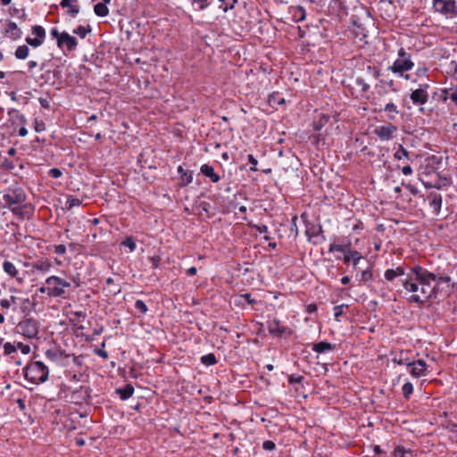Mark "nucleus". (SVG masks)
Here are the masks:
<instances>
[{"label":"nucleus","instance_id":"f257e3e1","mask_svg":"<svg viewBox=\"0 0 457 457\" xmlns=\"http://www.w3.org/2000/svg\"><path fill=\"white\" fill-rule=\"evenodd\" d=\"M411 274L414 275V278L420 285V294L406 296L407 302L423 306L428 301L436 299V273L429 271L420 264H416L411 267Z\"/></svg>","mask_w":457,"mask_h":457},{"label":"nucleus","instance_id":"f03ea898","mask_svg":"<svg viewBox=\"0 0 457 457\" xmlns=\"http://www.w3.org/2000/svg\"><path fill=\"white\" fill-rule=\"evenodd\" d=\"M413 67L414 62L411 59V54L403 47H400L397 51V58L392 65L387 67V70L401 78L409 79V75L404 73L411 71Z\"/></svg>","mask_w":457,"mask_h":457},{"label":"nucleus","instance_id":"7ed1b4c3","mask_svg":"<svg viewBox=\"0 0 457 457\" xmlns=\"http://www.w3.org/2000/svg\"><path fill=\"white\" fill-rule=\"evenodd\" d=\"M24 376L30 383L38 385L48 379L49 369L41 361H32L24 368Z\"/></svg>","mask_w":457,"mask_h":457},{"label":"nucleus","instance_id":"20e7f679","mask_svg":"<svg viewBox=\"0 0 457 457\" xmlns=\"http://www.w3.org/2000/svg\"><path fill=\"white\" fill-rule=\"evenodd\" d=\"M46 287H41L38 291L46 294L49 297H60L66 293L65 288L71 287V283L58 276H50L46 279Z\"/></svg>","mask_w":457,"mask_h":457},{"label":"nucleus","instance_id":"39448f33","mask_svg":"<svg viewBox=\"0 0 457 457\" xmlns=\"http://www.w3.org/2000/svg\"><path fill=\"white\" fill-rule=\"evenodd\" d=\"M3 200L5 203V207L10 211L12 208L21 205L27 200V195L23 188L21 187H9L3 192Z\"/></svg>","mask_w":457,"mask_h":457},{"label":"nucleus","instance_id":"423d86ee","mask_svg":"<svg viewBox=\"0 0 457 457\" xmlns=\"http://www.w3.org/2000/svg\"><path fill=\"white\" fill-rule=\"evenodd\" d=\"M266 324L270 335L273 337L287 338L294 333L292 328L283 325L277 318H269Z\"/></svg>","mask_w":457,"mask_h":457},{"label":"nucleus","instance_id":"0eeeda50","mask_svg":"<svg viewBox=\"0 0 457 457\" xmlns=\"http://www.w3.org/2000/svg\"><path fill=\"white\" fill-rule=\"evenodd\" d=\"M17 332L28 339L37 337L38 323L33 318H24L21 320L17 327Z\"/></svg>","mask_w":457,"mask_h":457},{"label":"nucleus","instance_id":"6e6552de","mask_svg":"<svg viewBox=\"0 0 457 457\" xmlns=\"http://www.w3.org/2000/svg\"><path fill=\"white\" fill-rule=\"evenodd\" d=\"M433 8L446 18L457 17V0H433Z\"/></svg>","mask_w":457,"mask_h":457},{"label":"nucleus","instance_id":"1a4fd4ad","mask_svg":"<svg viewBox=\"0 0 457 457\" xmlns=\"http://www.w3.org/2000/svg\"><path fill=\"white\" fill-rule=\"evenodd\" d=\"M31 32L35 37H27L25 38V42L28 46H31L32 48H37L41 46L44 44L46 37L45 28L40 25H34L31 28Z\"/></svg>","mask_w":457,"mask_h":457},{"label":"nucleus","instance_id":"9d476101","mask_svg":"<svg viewBox=\"0 0 457 457\" xmlns=\"http://www.w3.org/2000/svg\"><path fill=\"white\" fill-rule=\"evenodd\" d=\"M3 35L12 41H18L22 37V30L18 23L13 21H6L2 29Z\"/></svg>","mask_w":457,"mask_h":457},{"label":"nucleus","instance_id":"9b49d317","mask_svg":"<svg viewBox=\"0 0 457 457\" xmlns=\"http://www.w3.org/2000/svg\"><path fill=\"white\" fill-rule=\"evenodd\" d=\"M397 130H398V128L395 125L389 122L385 125L377 126L374 129L373 133L381 141H389L394 137V136L397 132Z\"/></svg>","mask_w":457,"mask_h":457},{"label":"nucleus","instance_id":"f8f14e48","mask_svg":"<svg viewBox=\"0 0 457 457\" xmlns=\"http://www.w3.org/2000/svg\"><path fill=\"white\" fill-rule=\"evenodd\" d=\"M11 212L20 220H30L34 215V207L31 204L23 202L21 205L12 208Z\"/></svg>","mask_w":457,"mask_h":457},{"label":"nucleus","instance_id":"ddd939ff","mask_svg":"<svg viewBox=\"0 0 457 457\" xmlns=\"http://www.w3.org/2000/svg\"><path fill=\"white\" fill-rule=\"evenodd\" d=\"M392 361L397 365H405L411 367L412 364V351L399 350L391 352Z\"/></svg>","mask_w":457,"mask_h":457},{"label":"nucleus","instance_id":"4468645a","mask_svg":"<svg viewBox=\"0 0 457 457\" xmlns=\"http://www.w3.org/2000/svg\"><path fill=\"white\" fill-rule=\"evenodd\" d=\"M401 285L405 292V295L411 294H420V285L417 283L414 278V275L411 274V268L410 271L406 274L404 278L400 279Z\"/></svg>","mask_w":457,"mask_h":457},{"label":"nucleus","instance_id":"2eb2a0df","mask_svg":"<svg viewBox=\"0 0 457 457\" xmlns=\"http://www.w3.org/2000/svg\"><path fill=\"white\" fill-rule=\"evenodd\" d=\"M305 235L309 240L312 238H317V240L313 241V244L318 245L326 240V237L323 234L322 226L318 224H310L307 226L305 230Z\"/></svg>","mask_w":457,"mask_h":457},{"label":"nucleus","instance_id":"dca6fc26","mask_svg":"<svg viewBox=\"0 0 457 457\" xmlns=\"http://www.w3.org/2000/svg\"><path fill=\"white\" fill-rule=\"evenodd\" d=\"M2 269L9 278H15L19 284L23 283L24 278L19 276V270L12 261L9 260L8 258H4L2 263Z\"/></svg>","mask_w":457,"mask_h":457},{"label":"nucleus","instance_id":"f3484780","mask_svg":"<svg viewBox=\"0 0 457 457\" xmlns=\"http://www.w3.org/2000/svg\"><path fill=\"white\" fill-rule=\"evenodd\" d=\"M409 368V373L414 378H420L427 375L428 364L424 360H412V364Z\"/></svg>","mask_w":457,"mask_h":457},{"label":"nucleus","instance_id":"a211bd4d","mask_svg":"<svg viewBox=\"0 0 457 457\" xmlns=\"http://www.w3.org/2000/svg\"><path fill=\"white\" fill-rule=\"evenodd\" d=\"M22 303L25 308L31 305V302L29 298H21L18 296L11 295L10 298H4L0 300V306L3 309H9L12 305H18Z\"/></svg>","mask_w":457,"mask_h":457},{"label":"nucleus","instance_id":"6ab92c4d","mask_svg":"<svg viewBox=\"0 0 457 457\" xmlns=\"http://www.w3.org/2000/svg\"><path fill=\"white\" fill-rule=\"evenodd\" d=\"M57 46L60 48L66 46L69 51H73L78 46V41L76 37L71 36L68 32L63 31L58 38Z\"/></svg>","mask_w":457,"mask_h":457},{"label":"nucleus","instance_id":"aec40b11","mask_svg":"<svg viewBox=\"0 0 457 457\" xmlns=\"http://www.w3.org/2000/svg\"><path fill=\"white\" fill-rule=\"evenodd\" d=\"M90 397V390L88 387L80 386L79 389L74 390L71 393V401L74 403H82Z\"/></svg>","mask_w":457,"mask_h":457},{"label":"nucleus","instance_id":"412c9836","mask_svg":"<svg viewBox=\"0 0 457 457\" xmlns=\"http://www.w3.org/2000/svg\"><path fill=\"white\" fill-rule=\"evenodd\" d=\"M60 6L63 9H67V14L71 18H75L80 10L79 0H62Z\"/></svg>","mask_w":457,"mask_h":457},{"label":"nucleus","instance_id":"4be33fe9","mask_svg":"<svg viewBox=\"0 0 457 457\" xmlns=\"http://www.w3.org/2000/svg\"><path fill=\"white\" fill-rule=\"evenodd\" d=\"M428 205L433 209V213L438 215L442 207V195L436 192H431L427 197Z\"/></svg>","mask_w":457,"mask_h":457},{"label":"nucleus","instance_id":"5701e85b","mask_svg":"<svg viewBox=\"0 0 457 457\" xmlns=\"http://www.w3.org/2000/svg\"><path fill=\"white\" fill-rule=\"evenodd\" d=\"M451 282L450 276L446 274H436L435 287L436 296L445 290V286L448 288Z\"/></svg>","mask_w":457,"mask_h":457},{"label":"nucleus","instance_id":"b1692460","mask_svg":"<svg viewBox=\"0 0 457 457\" xmlns=\"http://www.w3.org/2000/svg\"><path fill=\"white\" fill-rule=\"evenodd\" d=\"M405 275V269L403 266H398L395 269H387L384 272V278L387 282L393 283L396 278Z\"/></svg>","mask_w":457,"mask_h":457},{"label":"nucleus","instance_id":"393cba45","mask_svg":"<svg viewBox=\"0 0 457 457\" xmlns=\"http://www.w3.org/2000/svg\"><path fill=\"white\" fill-rule=\"evenodd\" d=\"M428 95H425L422 91L418 88L413 90L410 94V99L414 105H424L428 101Z\"/></svg>","mask_w":457,"mask_h":457},{"label":"nucleus","instance_id":"a878e982","mask_svg":"<svg viewBox=\"0 0 457 457\" xmlns=\"http://www.w3.org/2000/svg\"><path fill=\"white\" fill-rule=\"evenodd\" d=\"M200 171L203 175L209 178L213 183H217L220 180V176L214 171L212 166L205 163L200 167Z\"/></svg>","mask_w":457,"mask_h":457},{"label":"nucleus","instance_id":"bb28decb","mask_svg":"<svg viewBox=\"0 0 457 457\" xmlns=\"http://www.w3.org/2000/svg\"><path fill=\"white\" fill-rule=\"evenodd\" d=\"M45 355L47 360L51 361H57L62 358H69L71 355L66 353L65 351L56 348H51L46 351Z\"/></svg>","mask_w":457,"mask_h":457},{"label":"nucleus","instance_id":"cd10ccee","mask_svg":"<svg viewBox=\"0 0 457 457\" xmlns=\"http://www.w3.org/2000/svg\"><path fill=\"white\" fill-rule=\"evenodd\" d=\"M336 348V345L326 341H320L312 345V349L317 353H324L326 352L333 351Z\"/></svg>","mask_w":457,"mask_h":457},{"label":"nucleus","instance_id":"c85d7f7f","mask_svg":"<svg viewBox=\"0 0 457 457\" xmlns=\"http://www.w3.org/2000/svg\"><path fill=\"white\" fill-rule=\"evenodd\" d=\"M386 112V118L390 121H394L396 119V115L400 112L397 106L393 103H387L383 109H379L378 112Z\"/></svg>","mask_w":457,"mask_h":457},{"label":"nucleus","instance_id":"c756f323","mask_svg":"<svg viewBox=\"0 0 457 457\" xmlns=\"http://www.w3.org/2000/svg\"><path fill=\"white\" fill-rule=\"evenodd\" d=\"M353 250L352 249V243L350 241H348L346 244H335V243H332L329 245V247H328V252L329 253H333V252H339V253H350V252H353Z\"/></svg>","mask_w":457,"mask_h":457},{"label":"nucleus","instance_id":"7c9ffc66","mask_svg":"<svg viewBox=\"0 0 457 457\" xmlns=\"http://www.w3.org/2000/svg\"><path fill=\"white\" fill-rule=\"evenodd\" d=\"M32 269L37 271L47 272L53 267L51 262L47 259H40L32 263Z\"/></svg>","mask_w":457,"mask_h":457},{"label":"nucleus","instance_id":"2f4dec72","mask_svg":"<svg viewBox=\"0 0 457 457\" xmlns=\"http://www.w3.org/2000/svg\"><path fill=\"white\" fill-rule=\"evenodd\" d=\"M29 52H30L29 47L28 46L27 44H24V45L18 46L16 47L13 54L17 60L23 61V60H26L29 56Z\"/></svg>","mask_w":457,"mask_h":457},{"label":"nucleus","instance_id":"473e14b6","mask_svg":"<svg viewBox=\"0 0 457 457\" xmlns=\"http://www.w3.org/2000/svg\"><path fill=\"white\" fill-rule=\"evenodd\" d=\"M116 394L120 395L122 401L128 400L134 394V386L131 384H127L124 387L117 388Z\"/></svg>","mask_w":457,"mask_h":457},{"label":"nucleus","instance_id":"72a5a7b5","mask_svg":"<svg viewBox=\"0 0 457 457\" xmlns=\"http://www.w3.org/2000/svg\"><path fill=\"white\" fill-rule=\"evenodd\" d=\"M393 454L395 457H414L413 451L411 449H406L403 445H397L395 448Z\"/></svg>","mask_w":457,"mask_h":457},{"label":"nucleus","instance_id":"f704fd0d","mask_svg":"<svg viewBox=\"0 0 457 457\" xmlns=\"http://www.w3.org/2000/svg\"><path fill=\"white\" fill-rule=\"evenodd\" d=\"M394 158L395 160H398V161H403V160L410 161L411 160V154H410L409 151H407L403 146V145H399L398 149L394 154Z\"/></svg>","mask_w":457,"mask_h":457},{"label":"nucleus","instance_id":"c9c22d12","mask_svg":"<svg viewBox=\"0 0 457 457\" xmlns=\"http://www.w3.org/2000/svg\"><path fill=\"white\" fill-rule=\"evenodd\" d=\"M94 12L98 17H106L109 14V8L105 3H97L94 6Z\"/></svg>","mask_w":457,"mask_h":457},{"label":"nucleus","instance_id":"e433bc0d","mask_svg":"<svg viewBox=\"0 0 457 457\" xmlns=\"http://www.w3.org/2000/svg\"><path fill=\"white\" fill-rule=\"evenodd\" d=\"M293 17L297 22L304 21L306 19V10L301 5L295 6L293 9Z\"/></svg>","mask_w":457,"mask_h":457},{"label":"nucleus","instance_id":"4c0bfd02","mask_svg":"<svg viewBox=\"0 0 457 457\" xmlns=\"http://www.w3.org/2000/svg\"><path fill=\"white\" fill-rule=\"evenodd\" d=\"M269 104L270 106L274 105H283L286 104V100L282 97L278 93H272L269 96L268 99Z\"/></svg>","mask_w":457,"mask_h":457},{"label":"nucleus","instance_id":"58836bf2","mask_svg":"<svg viewBox=\"0 0 457 457\" xmlns=\"http://www.w3.org/2000/svg\"><path fill=\"white\" fill-rule=\"evenodd\" d=\"M329 7L338 13L345 12L346 11V6L343 0H330Z\"/></svg>","mask_w":457,"mask_h":457},{"label":"nucleus","instance_id":"ea45409f","mask_svg":"<svg viewBox=\"0 0 457 457\" xmlns=\"http://www.w3.org/2000/svg\"><path fill=\"white\" fill-rule=\"evenodd\" d=\"M201 363L204 366H212L215 365L218 362V359L216 355L212 353H210L208 354L203 355L200 359Z\"/></svg>","mask_w":457,"mask_h":457},{"label":"nucleus","instance_id":"a19ab883","mask_svg":"<svg viewBox=\"0 0 457 457\" xmlns=\"http://www.w3.org/2000/svg\"><path fill=\"white\" fill-rule=\"evenodd\" d=\"M12 15L19 21L20 24L25 22L28 19V14L26 13L24 9L13 8L12 12Z\"/></svg>","mask_w":457,"mask_h":457},{"label":"nucleus","instance_id":"79ce46f5","mask_svg":"<svg viewBox=\"0 0 457 457\" xmlns=\"http://www.w3.org/2000/svg\"><path fill=\"white\" fill-rule=\"evenodd\" d=\"M193 171L192 170H187L185 173L182 174V176L179 177V184L181 187H187L193 181Z\"/></svg>","mask_w":457,"mask_h":457},{"label":"nucleus","instance_id":"37998d69","mask_svg":"<svg viewBox=\"0 0 457 457\" xmlns=\"http://www.w3.org/2000/svg\"><path fill=\"white\" fill-rule=\"evenodd\" d=\"M219 2L221 4L220 5V8L224 12H227L234 9L235 5L237 4V0H219Z\"/></svg>","mask_w":457,"mask_h":457},{"label":"nucleus","instance_id":"c03bdc74","mask_svg":"<svg viewBox=\"0 0 457 457\" xmlns=\"http://www.w3.org/2000/svg\"><path fill=\"white\" fill-rule=\"evenodd\" d=\"M82 204V200L79 198H75L72 195H69L67 197L66 203H65V209L70 211L75 206H80Z\"/></svg>","mask_w":457,"mask_h":457},{"label":"nucleus","instance_id":"a18cd8bd","mask_svg":"<svg viewBox=\"0 0 457 457\" xmlns=\"http://www.w3.org/2000/svg\"><path fill=\"white\" fill-rule=\"evenodd\" d=\"M403 398L409 400L413 394V385L410 381H406L402 386Z\"/></svg>","mask_w":457,"mask_h":457},{"label":"nucleus","instance_id":"49530a36","mask_svg":"<svg viewBox=\"0 0 457 457\" xmlns=\"http://www.w3.org/2000/svg\"><path fill=\"white\" fill-rule=\"evenodd\" d=\"M92 29L89 25L87 27L79 25L76 29H73V33L79 36L81 38H85L87 34L91 32Z\"/></svg>","mask_w":457,"mask_h":457},{"label":"nucleus","instance_id":"de8ad7c7","mask_svg":"<svg viewBox=\"0 0 457 457\" xmlns=\"http://www.w3.org/2000/svg\"><path fill=\"white\" fill-rule=\"evenodd\" d=\"M120 245L128 247L130 253L134 252L137 248L135 238L132 236L127 237L123 241H121Z\"/></svg>","mask_w":457,"mask_h":457},{"label":"nucleus","instance_id":"09e8293b","mask_svg":"<svg viewBox=\"0 0 457 457\" xmlns=\"http://www.w3.org/2000/svg\"><path fill=\"white\" fill-rule=\"evenodd\" d=\"M134 307L139 312L138 317L144 316L148 312V307L146 306L145 303L140 299H137L135 302Z\"/></svg>","mask_w":457,"mask_h":457},{"label":"nucleus","instance_id":"8fccbe9b","mask_svg":"<svg viewBox=\"0 0 457 457\" xmlns=\"http://www.w3.org/2000/svg\"><path fill=\"white\" fill-rule=\"evenodd\" d=\"M373 278L372 268L368 267L366 270H362L361 273L360 281L363 283L370 282Z\"/></svg>","mask_w":457,"mask_h":457},{"label":"nucleus","instance_id":"3c124183","mask_svg":"<svg viewBox=\"0 0 457 457\" xmlns=\"http://www.w3.org/2000/svg\"><path fill=\"white\" fill-rule=\"evenodd\" d=\"M0 167L6 170H12L15 169V163L7 158H0Z\"/></svg>","mask_w":457,"mask_h":457},{"label":"nucleus","instance_id":"603ef678","mask_svg":"<svg viewBox=\"0 0 457 457\" xmlns=\"http://www.w3.org/2000/svg\"><path fill=\"white\" fill-rule=\"evenodd\" d=\"M38 66L40 67V71H44L46 67V62H43L41 64H39L38 62L36 60H29L27 62V70L29 72H31L34 69H36Z\"/></svg>","mask_w":457,"mask_h":457},{"label":"nucleus","instance_id":"864d4df0","mask_svg":"<svg viewBox=\"0 0 457 457\" xmlns=\"http://www.w3.org/2000/svg\"><path fill=\"white\" fill-rule=\"evenodd\" d=\"M355 84L359 87H361V91L362 93H366L370 90V86L368 84L365 79L361 77H358L355 79Z\"/></svg>","mask_w":457,"mask_h":457},{"label":"nucleus","instance_id":"5fc2aeb1","mask_svg":"<svg viewBox=\"0 0 457 457\" xmlns=\"http://www.w3.org/2000/svg\"><path fill=\"white\" fill-rule=\"evenodd\" d=\"M210 4V0H192V5H196L198 11L205 10Z\"/></svg>","mask_w":457,"mask_h":457},{"label":"nucleus","instance_id":"6e6d98bb","mask_svg":"<svg viewBox=\"0 0 457 457\" xmlns=\"http://www.w3.org/2000/svg\"><path fill=\"white\" fill-rule=\"evenodd\" d=\"M351 256L353 259L351 261L353 262V268L354 270H356L359 262L362 259V255L360 252H358L357 250H354L353 254H352Z\"/></svg>","mask_w":457,"mask_h":457},{"label":"nucleus","instance_id":"4d7b16f0","mask_svg":"<svg viewBox=\"0 0 457 457\" xmlns=\"http://www.w3.org/2000/svg\"><path fill=\"white\" fill-rule=\"evenodd\" d=\"M303 379H304L303 376L295 375V374L289 375L287 378V381L290 385L302 383L303 381Z\"/></svg>","mask_w":457,"mask_h":457},{"label":"nucleus","instance_id":"13d9d810","mask_svg":"<svg viewBox=\"0 0 457 457\" xmlns=\"http://www.w3.org/2000/svg\"><path fill=\"white\" fill-rule=\"evenodd\" d=\"M17 351V346L10 342H6L4 345V353L5 355H10Z\"/></svg>","mask_w":457,"mask_h":457},{"label":"nucleus","instance_id":"bf43d9fd","mask_svg":"<svg viewBox=\"0 0 457 457\" xmlns=\"http://www.w3.org/2000/svg\"><path fill=\"white\" fill-rule=\"evenodd\" d=\"M51 73H53L54 78H55V77H56V71H50V70H46V71H45V72H44V73H42V74L40 75V77H39V79H39L40 81L44 82V83H48V82H49V80H50V75H51Z\"/></svg>","mask_w":457,"mask_h":457},{"label":"nucleus","instance_id":"052dcab7","mask_svg":"<svg viewBox=\"0 0 457 457\" xmlns=\"http://www.w3.org/2000/svg\"><path fill=\"white\" fill-rule=\"evenodd\" d=\"M250 227L253 228L255 231L259 232L260 234H267L268 233V227L265 224H250Z\"/></svg>","mask_w":457,"mask_h":457},{"label":"nucleus","instance_id":"680f3d73","mask_svg":"<svg viewBox=\"0 0 457 457\" xmlns=\"http://www.w3.org/2000/svg\"><path fill=\"white\" fill-rule=\"evenodd\" d=\"M247 160H248V162L251 163V165H252L250 167V170L257 171L258 170V169H257L258 161L256 160V158L253 154H248Z\"/></svg>","mask_w":457,"mask_h":457},{"label":"nucleus","instance_id":"e2e57ef3","mask_svg":"<svg viewBox=\"0 0 457 457\" xmlns=\"http://www.w3.org/2000/svg\"><path fill=\"white\" fill-rule=\"evenodd\" d=\"M367 71L373 78L377 79L381 76V71L375 66H368Z\"/></svg>","mask_w":457,"mask_h":457},{"label":"nucleus","instance_id":"0e129e2a","mask_svg":"<svg viewBox=\"0 0 457 457\" xmlns=\"http://www.w3.org/2000/svg\"><path fill=\"white\" fill-rule=\"evenodd\" d=\"M34 129L37 132H42L46 129V124L43 120H38L37 119H35Z\"/></svg>","mask_w":457,"mask_h":457},{"label":"nucleus","instance_id":"69168bd1","mask_svg":"<svg viewBox=\"0 0 457 457\" xmlns=\"http://www.w3.org/2000/svg\"><path fill=\"white\" fill-rule=\"evenodd\" d=\"M48 175L53 179H59L62 177V171L58 168H53L49 170Z\"/></svg>","mask_w":457,"mask_h":457},{"label":"nucleus","instance_id":"338daca9","mask_svg":"<svg viewBox=\"0 0 457 457\" xmlns=\"http://www.w3.org/2000/svg\"><path fill=\"white\" fill-rule=\"evenodd\" d=\"M66 246L65 245H54V253L56 254H59V255H64L66 253Z\"/></svg>","mask_w":457,"mask_h":457},{"label":"nucleus","instance_id":"774afa93","mask_svg":"<svg viewBox=\"0 0 457 457\" xmlns=\"http://www.w3.org/2000/svg\"><path fill=\"white\" fill-rule=\"evenodd\" d=\"M17 349H19L23 354H29L30 353V346L29 345H25L23 343H18L16 345Z\"/></svg>","mask_w":457,"mask_h":457}]
</instances>
